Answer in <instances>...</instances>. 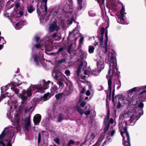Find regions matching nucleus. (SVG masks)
<instances>
[{"instance_id":"1","label":"nucleus","mask_w":146,"mask_h":146,"mask_svg":"<svg viewBox=\"0 0 146 146\" xmlns=\"http://www.w3.org/2000/svg\"><path fill=\"white\" fill-rule=\"evenodd\" d=\"M51 84V85L53 84V82L49 81L47 82L43 80L40 82V84L37 85H31L27 90L25 91L24 89L21 88L20 89L13 86L15 84L13 82H11L5 86L2 87L1 88V93H2L4 92L7 91L10 87L12 91L14 92L19 97H21L22 100H25L28 97L31 96L33 91L36 90L35 93L36 92L43 93L45 89H47L49 86V85Z\"/></svg>"},{"instance_id":"2","label":"nucleus","mask_w":146,"mask_h":146,"mask_svg":"<svg viewBox=\"0 0 146 146\" xmlns=\"http://www.w3.org/2000/svg\"><path fill=\"white\" fill-rule=\"evenodd\" d=\"M99 39L101 46L105 49L104 53L108 54V57L106 59V62H109L110 67L108 75L106 78L108 80V91L110 95L111 90V80L113 74L118 71L117 68L116 60L114 53L110 50V47L107 45L108 37H96Z\"/></svg>"},{"instance_id":"3","label":"nucleus","mask_w":146,"mask_h":146,"mask_svg":"<svg viewBox=\"0 0 146 146\" xmlns=\"http://www.w3.org/2000/svg\"><path fill=\"white\" fill-rule=\"evenodd\" d=\"M15 128L13 127H6L0 135V146H12L11 143L15 139Z\"/></svg>"},{"instance_id":"4","label":"nucleus","mask_w":146,"mask_h":146,"mask_svg":"<svg viewBox=\"0 0 146 146\" xmlns=\"http://www.w3.org/2000/svg\"><path fill=\"white\" fill-rule=\"evenodd\" d=\"M8 105L10 107V110H9L7 114V116L9 119H11L13 125H17V127L15 128V130L18 129L20 127L21 121V115L18 113L15 115H14V118H13V115L15 114L17 108V101H15L13 102L10 100L7 102Z\"/></svg>"},{"instance_id":"5","label":"nucleus","mask_w":146,"mask_h":146,"mask_svg":"<svg viewBox=\"0 0 146 146\" xmlns=\"http://www.w3.org/2000/svg\"><path fill=\"white\" fill-rule=\"evenodd\" d=\"M126 122L121 123L119 125V130L123 137V144L124 146H131L130 138L129 133L127 131Z\"/></svg>"},{"instance_id":"6","label":"nucleus","mask_w":146,"mask_h":146,"mask_svg":"<svg viewBox=\"0 0 146 146\" xmlns=\"http://www.w3.org/2000/svg\"><path fill=\"white\" fill-rule=\"evenodd\" d=\"M134 96H133L132 98H131L129 96H127L126 99L123 97H122L119 98L118 100V103L117 106V108H120L121 106V104H128L129 105L135 104V103L133 102H135L136 103L137 100L134 99Z\"/></svg>"},{"instance_id":"7","label":"nucleus","mask_w":146,"mask_h":146,"mask_svg":"<svg viewBox=\"0 0 146 146\" xmlns=\"http://www.w3.org/2000/svg\"><path fill=\"white\" fill-rule=\"evenodd\" d=\"M124 7L123 6L120 11V15L118 16L117 19V22L120 24H128L129 23L128 20H125V15L126 14L125 12Z\"/></svg>"},{"instance_id":"8","label":"nucleus","mask_w":146,"mask_h":146,"mask_svg":"<svg viewBox=\"0 0 146 146\" xmlns=\"http://www.w3.org/2000/svg\"><path fill=\"white\" fill-rule=\"evenodd\" d=\"M83 64V62H81L80 64L79 65V66L77 68V69L76 71L75 75L76 76L77 78H78L79 79H81L82 80H85V79L88 78L89 77V75L88 73V72H86V74H85L84 72V74L85 76L80 75V74L81 71V68Z\"/></svg>"},{"instance_id":"9","label":"nucleus","mask_w":146,"mask_h":146,"mask_svg":"<svg viewBox=\"0 0 146 146\" xmlns=\"http://www.w3.org/2000/svg\"><path fill=\"white\" fill-rule=\"evenodd\" d=\"M43 2L44 3V11H43V9L40 8L39 9H38L37 10V13L38 15L40 16V21H43L44 19V16L46 14V13L47 11V7L46 4V3L47 1V0H42Z\"/></svg>"},{"instance_id":"10","label":"nucleus","mask_w":146,"mask_h":146,"mask_svg":"<svg viewBox=\"0 0 146 146\" xmlns=\"http://www.w3.org/2000/svg\"><path fill=\"white\" fill-rule=\"evenodd\" d=\"M64 11L65 12L66 16L68 17H72L71 19V20L69 21V22L67 23V24L68 25H70L72 23V22L73 21V17H75L76 16V15L75 13L72 15L73 13L72 11V8L70 9H68L66 8H64L63 9Z\"/></svg>"},{"instance_id":"11","label":"nucleus","mask_w":146,"mask_h":146,"mask_svg":"<svg viewBox=\"0 0 146 146\" xmlns=\"http://www.w3.org/2000/svg\"><path fill=\"white\" fill-rule=\"evenodd\" d=\"M23 13L22 11H19V13L16 12H14L11 15V22L14 25V23H16L17 21L19 20V17L23 16Z\"/></svg>"},{"instance_id":"12","label":"nucleus","mask_w":146,"mask_h":146,"mask_svg":"<svg viewBox=\"0 0 146 146\" xmlns=\"http://www.w3.org/2000/svg\"><path fill=\"white\" fill-rule=\"evenodd\" d=\"M97 133L96 131L89 133L86 139L85 142H88L90 144H91L94 142V139Z\"/></svg>"},{"instance_id":"13","label":"nucleus","mask_w":146,"mask_h":146,"mask_svg":"<svg viewBox=\"0 0 146 146\" xmlns=\"http://www.w3.org/2000/svg\"><path fill=\"white\" fill-rule=\"evenodd\" d=\"M96 61L97 67L99 70L101 71L104 69V58L98 55L97 56Z\"/></svg>"},{"instance_id":"14","label":"nucleus","mask_w":146,"mask_h":146,"mask_svg":"<svg viewBox=\"0 0 146 146\" xmlns=\"http://www.w3.org/2000/svg\"><path fill=\"white\" fill-rule=\"evenodd\" d=\"M36 44L34 45V47L37 49H39L41 48L42 46H46V41H44V40L41 39L40 40V37H36Z\"/></svg>"},{"instance_id":"15","label":"nucleus","mask_w":146,"mask_h":146,"mask_svg":"<svg viewBox=\"0 0 146 146\" xmlns=\"http://www.w3.org/2000/svg\"><path fill=\"white\" fill-rule=\"evenodd\" d=\"M143 104L142 103H140L138 106L137 108H135L133 110V111H137L138 112L139 115V117H138L137 119H138L143 114Z\"/></svg>"},{"instance_id":"16","label":"nucleus","mask_w":146,"mask_h":146,"mask_svg":"<svg viewBox=\"0 0 146 146\" xmlns=\"http://www.w3.org/2000/svg\"><path fill=\"white\" fill-rule=\"evenodd\" d=\"M59 28L57 25V23L56 21H53L50 25L48 29L49 32H51L54 31L55 30L58 31Z\"/></svg>"},{"instance_id":"17","label":"nucleus","mask_w":146,"mask_h":146,"mask_svg":"<svg viewBox=\"0 0 146 146\" xmlns=\"http://www.w3.org/2000/svg\"><path fill=\"white\" fill-rule=\"evenodd\" d=\"M26 23V21L21 20L14 25V27L16 29L19 30L21 28L23 25H25Z\"/></svg>"},{"instance_id":"18","label":"nucleus","mask_w":146,"mask_h":146,"mask_svg":"<svg viewBox=\"0 0 146 146\" xmlns=\"http://www.w3.org/2000/svg\"><path fill=\"white\" fill-rule=\"evenodd\" d=\"M88 72L89 76L90 75H94V76H98L99 73L101 72L100 70H86L84 71V73L86 74V72Z\"/></svg>"},{"instance_id":"19","label":"nucleus","mask_w":146,"mask_h":146,"mask_svg":"<svg viewBox=\"0 0 146 146\" xmlns=\"http://www.w3.org/2000/svg\"><path fill=\"white\" fill-rule=\"evenodd\" d=\"M108 135L109 136L106 138V140L103 143L102 146H104L107 143H108L109 141L110 140V137L109 136L110 135H111V136H113L114 134L115 133V131L114 130H110V131H108Z\"/></svg>"},{"instance_id":"20","label":"nucleus","mask_w":146,"mask_h":146,"mask_svg":"<svg viewBox=\"0 0 146 146\" xmlns=\"http://www.w3.org/2000/svg\"><path fill=\"white\" fill-rule=\"evenodd\" d=\"M30 115H29L28 117L26 118L25 121V127L26 130L29 131L30 126Z\"/></svg>"},{"instance_id":"21","label":"nucleus","mask_w":146,"mask_h":146,"mask_svg":"<svg viewBox=\"0 0 146 146\" xmlns=\"http://www.w3.org/2000/svg\"><path fill=\"white\" fill-rule=\"evenodd\" d=\"M32 57L35 63L37 65L40 66L42 65V60H39L38 56L37 54H35Z\"/></svg>"},{"instance_id":"22","label":"nucleus","mask_w":146,"mask_h":146,"mask_svg":"<svg viewBox=\"0 0 146 146\" xmlns=\"http://www.w3.org/2000/svg\"><path fill=\"white\" fill-rule=\"evenodd\" d=\"M133 111L134 112V114L131 115L129 120V121L131 123L135 119H136V121H136L138 119H137L138 117H139V115L138 112H137V111Z\"/></svg>"},{"instance_id":"23","label":"nucleus","mask_w":146,"mask_h":146,"mask_svg":"<svg viewBox=\"0 0 146 146\" xmlns=\"http://www.w3.org/2000/svg\"><path fill=\"white\" fill-rule=\"evenodd\" d=\"M79 35V31L76 28H75L72 32H70L69 33V36H82L81 34H80V35Z\"/></svg>"},{"instance_id":"24","label":"nucleus","mask_w":146,"mask_h":146,"mask_svg":"<svg viewBox=\"0 0 146 146\" xmlns=\"http://www.w3.org/2000/svg\"><path fill=\"white\" fill-rule=\"evenodd\" d=\"M41 119V116L39 114L35 115L33 118V121L36 124H38L40 121Z\"/></svg>"},{"instance_id":"25","label":"nucleus","mask_w":146,"mask_h":146,"mask_svg":"<svg viewBox=\"0 0 146 146\" xmlns=\"http://www.w3.org/2000/svg\"><path fill=\"white\" fill-rule=\"evenodd\" d=\"M61 77L63 79V81L65 82V84L67 86L71 85V82L69 80L68 78L66 77L65 75L63 74L61 75Z\"/></svg>"},{"instance_id":"26","label":"nucleus","mask_w":146,"mask_h":146,"mask_svg":"<svg viewBox=\"0 0 146 146\" xmlns=\"http://www.w3.org/2000/svg\"><path fill=\"white\" fill-rule=\"evenodd\" d=\"M14 96V94L12 93L7 92L4 95H2L0 97V102L1 101L3 98H6L7 97V98H9L10 99H11V97H12Z\"/></svg>"},{"instance_id":"27","label":"nucleus","mask_w":146,"mask_h":146,"mask_svg":"<svg viewBox=\"0 0 146 146\" xmlns=\"http://www.w3.org/2000/svg\"><path fill=\"white\" fill-rule=\"evenodd\" d=\"M98 3L100 6L102 11H104L105 9L104 0H97Z\"/></svg>"},{"instance_id":"28","label":"nucleus","mask_w":146,"mask_h":146,"mask_svg":"<svg viewBox=\"0 0 146 146\" xmlns=\"http://www.w3.org/2000/svg\"><path fill=\"white\" fill-rule=\"evenodd\" d=\"M110 111L109 109H108L107 110V115L104 119V123L106 124V123L109 122V120L110 118Z\"/></svg>"},{"instance_id":"29","label":"nucleus","mask_w":146,"mask_h":146,"mask_svg":"<svg viewBox=\"0 0 146 146\" xmlns=\"http://www.w3.org/2000/svg\"><path fill=\"white\" fill-rule=\"evenodd\" d=\"M6 41L4 40L3 37H0V50L2 49L3 47V45L5 44Z\"/></svg>"},{"instance_id":"30","label":"nucleus","mask_w":146,"mask_h":146,"mask_svg":"<svg viewBox=\"0 0 146 146\" xmlns=\"http://www.w3.org/2000/svg\"><path fill=\"white\" fill-rule=\"evenodd\" d=\"M103 139H104V136H102L99 138L97 142L93 146H99L101 144V143Z\"/></svg>"},{"instance_id":"31","label":"nucleus","mask_w":146,"mask_h":146,"mask_svg":"<svg viewBox=\"0 0 146 146\" xmlns=\"http://www.w3.org/2000/svg\"><path fill=\"white\" fill-rule=\"evenodd\" d=\"M51 97L50 94L49 93H47L45 94L43 96L44 101L47 100Z\"/></svg>"},{"instance_id":"32","label":"nucleus","mask_w":146,"mask_h":146,"mask_svg":"<svg viewBox=\"0 0 146 146\" xmlns=\"http://www.w3.org/2000/svg\"><path fill=\"white\" fill-rule=\"evenodd\" d=\"M57 90V87L55 85H53L52 87L51 88L50 91L52 93V94H54V93L56 92Z\"/></svg>"},{"instance_id":"33","label":"nucleus","mask_w":146,"mask_h":146,"mask_svg":"<svg viewBox=\"0 0 146 146\" xmlns=\"http://www.w3.org/2000/svg\"><path fill=\"white\" fill-rule=\"evenodd\" d=\"M64 119L63 115L62 113H60L58 116V122H61Z\"/></svg>"},{"instance_id":"34","label":"nucleus","mask_w":146,"mask_h":146,"mask_svg":"<svg viewBox=\"0 0 146 146\" xmlns=\"http://www.w3.org/2000/svg\"><path fill=\"white\" fill-rule=\"evenodd\" d=\"M77 111L81 115H82L84 113V111L79 106H78L76 108Z\"/></svg>"},{"instance_id":"35","label":"nucleus","mask_w":146,"mask_h":146,"mask_svg":"<svg viewBox=\"0 0 146 146\" xmlns=\"http://www.w3.org/2000/svg\"><path fill=\"white\" fill-rule=\"evenodd\" d=\"M82 0H78V5H79L80 8H78V10H81L82 7Z\"/></svg>"},{"instance_id":"36","label":"nucleus","mask_w":146,"mask_h":146,"mask_svg":"<svg viewBox=\"0 0 146 146\" xmlns=\"http://www.w3.org/2000/svg\"><path fill=\"white\" fill-rule=\"evenodd\" d=\"M94 47L92 46H89V47L88 51L90 53H92L94 52Z\"/></svg>"},{"instance_id":"37","label":"nucleus","mask_w":146,"mask_h":146,"mask_svg":"<svg viewBox=\"0 0 146 146\" xmlns=\"http://www.w3.org/2000/svg\"><path fill=\"white\" fill-rule=\"evenodd\" d=\"M34 9L33 8V7L32 5H30L28 8H27V10L28 12L31 13L34 10Z\"/></svg>"},{"instance_id":"38","label":"nucleus","mask_w":146,"mask_h":146,"mask_svg":"<svg viewBox=\"0 0 146 146\" xmlns=\"http://www.w3.org/2000/svg\"><path fill=\"white\" fill-rule=\"evenodd\" d=\"M105 31V30L104 28L102 27V28H101L100 30V33L101 34V36H104Z\"/></svg>"},{"instance_id":"39","label":"nucleus","mask_w":146,"mask_h":146,"mask_svg":"<svg viewBox=\"0 0 146 146\" xmlns=\"http://www.w3.org/2000/svg\"><path fill=\"white\" fill-rule=\"evenodd\" d=\"M104 124L106 125L104 129V132H105L107 131L108 130L110 126V125L109 123H106V124Z\"/></svg>"},{"instance_id":"40","label":"nucleus","mask_w":146,"mask_h":146,"mask_svg":"<svg viewBox=\"0 0 146 146\" xmlns=\"http://www.w3.org/2000/svg\"><path fill=\"white\" fill-rule=\"evenodd\" d=\"M74 143V141L72 140H70L66 146H73Z\"/></svg>"},{"instance_id":"41","label":"nucleus","mask_w":146,"mask_h":146,"mask_svg":"<svg viewBox=\"0 0 146 146\" xmlns=\"http://www.w3.org/2000/svg\"><path fill=\"white\" fill-rule=\"evenodd\" d=\"M52 74V76L54 77L57 80L58 77V76L57 75L56 73L55 72V70L53 71Z\"/></svg>"},{"instance_id":"42","label":"nucleus","mask_w":146,"mask_h":146,"mask_svg":"<svg viewBox=\"0 0 146 146\" xmlns=\"http://www.w3.org/2000/svg\"><path fill=\"white\" fill-rule=\"evenodd\" d=\"M62 94L59 93L58 94L56 95L55 97L57 100H58L62 97Z\"/></svg>"},{"instance_id":"43","label":"nucleus","mask_w":146,"mask_h":146,"mask_svg":"<svg viewBox=\"0 0 146 146\" xmlns=\"http://www.w3.org/2000/svg\"><path fill=\"white\" fill-rule=\"evenodd\" d=\"M13 82L14 83V82ZM14 83L15 84L13 85V86L16 87L15 86H19V85L21 84L22 82L20 81H18L16 83L14 82Z\"/></svg>"},{"instance_id":"44","label":"nucleus","mask_w":146,"mask_h":146,"mask_svg":"<svg viewBox=\"0 0 146 146\" xmlns=\"http://www.w3.org/2000/svg\"><path fill=\"white\" fill-rule=\"evenodd\" d=\"M72 46V44L68 46V49H67V51H68V52L70 54H71V50Z\"/></svg>"},{"instance_id":"45","label":"nucleus","mask_w":146,"mask_h":146,"mask_svg":"<svg viewBox=\"0 0 146 146\" xmlns=\"http://www.w3.org/2000/svg\"><path fill=\"white\" fill-rule=\"evenodd\" d=\"M84 37H81L79 40V45L81 46L83 44Z\"/></svg>"},{"instance_id":"46","label":"nucleus","mask_w":146,"mask_h":146,"mask_svg":"<svg viewBox=\"0 0 146 146\" xmlns=\"http://www.w3.org/2000/svg\"><path fill=\"white\" fill-rule=\"evenodd\" d=\"M65 74L67 77L69 76L70 75V71L68 70H66L65 71Z\"/></svg>"},{"instance_id":"47","label":"nucleus","mask_w":146,"mask_h":146,"mask_svg":"<svg viewBox=\"0 0 146 146\" xmlns=\"http://www.w3.org/2000/svg\"><path fill=\"white\" fill-rule=\"evenodd\" d=\"M57 84L60 87H62L64 86V83L60 81H58Z\"/></svg>"},{"instance_id":"48","label":"nucleus","mask_w":146,"mask_h":146,"mask_svg":"<svg viewBox=\"0 0 146 146\" xmlns=\"http://www.w3.org/2000/svg\"><path fill=\"white\" fill-rule=\"evenodd\" d=\"M66 60L65 58H63L59 60L58 63H64L66 62Z\"/></svg>"},{"instance_id":"49","label":"nucleus","mask_w":146,"mask_h":146,"mask_svg":"<svg viewBox=\"0 0 146 146\" xmlns=\"http://www.w3.org/2000/svg\"><path fill=\"white\" fill-rule=\"evenodd\" d=\"M137 87H134V88L130 89L129 91V92L130 93H131V92H134L135 91L137 90Z\"/></svg>"},{"instance_id":"50","label":"nucleus","mask_w":146,"mask_h":146,"mask_svg":"<svg viewBox=\"0 0 146 146\" xmlns=\"http://www.w3.org/2000/svg\"><path fill=\"white\" fill-rule=\"evenodd\" d=\"M90 111L89 110H87L84 112V113L86 115H88L90 114Z\"/></svg>"},{"instance_id":"51","label":"nucleus","mask_w":146,"mask_h":146,"mask_svg":"<svg viewBox=\"0 0 146 146\" xmlns=\"http://www.w3.org/2000/svg\"><path fill=\"white\" fill-rule=\"evenodd\" d=\"M86 102L84 101H83L80 104V106L82 108L86 104Z\"/></svg>"},{"instance_id":"52","label":"nucleus","mask_w":146,"mask_h":146,"mask_svg":"<svg viewBox=\"0 0 146 146\" xmlns=\"http://www.w3.org/2000/svg\"><path fill=\"white\" fill-rule=\"evenodd\" d=\"M54 140L56 143L58 144L60 143V139L58 138L54 139Z\"/></svg>"},{"instance_id":"53","label":"nucleus","mask_w":146,"mask_h":146,"mask_svg":"<svg viewBox=\"0 0 146 146\" xmlns=\"http://www.w3.org/2000/svg\"><path fill=\"white\" fill-rule=\"evenodd\" d=\"M41 135L40 134V133H39L38 134V143H40V139H41Z\"/></svg>"},{"instance_id":"54","label":"nucleus","mask_w":146,"mask_h":146,"mask_svg":"<svg viewBox=\"0 0 146 146\" xmlns=\"http://www.w3.org/2000/svg\"><path fill=\"white\" fill-rule=\"evenodd\" d=\"M86 83L87 84V85H88L89 89H90L92 87V85L90 84V83L89 82L86 81Z\"/></svg>"},{"instance_id":"55","label":"nucleus","mask_w":146,"mask_h":146,"mask_svg":"<svg viewBox=\"0 0 146 146\" xmlns=\"http://www.w3.org/2000/svg\"><path fill=\"white\" fill-rule=\"evenodd\" d=\"M63 50H64V48H62V47L60 48H59V49H58V50L57 53H59L60 52H62Z\"/></svg>"},{"instance_id":"56","label":"nucleus","mask_w":146,"mask_h":146,"mask_svg":"<svg viewBox=\"0 0 146 146\" xmlns=\"http://www.w3.org/2000/svg\"><path fill=\"white\" fill-rule=\"evenodd\" d=\"M114 122V120L113 118H111L110 119L109 121V124L110 123H111V124H112Z\"/></svg>"},{"instance_id":"57","label":"nucleus","mask_w":146,"mask_h":146,"mask_svg":"<svg viewBox=\"0 0 146 146\" xmlns=\"http://www.w3.org/2000/svg\"><path fill=\"white\" fill-rule=\"evenodd\" d=\"M86 94L87 96H89L90 94V92L89 90H88L86 92Z\"/></svg>"},{"instance_id":"58","label":"nucleus","mask_w":146,"mask_h":146,"mask_svg":"<svg viewBox=\"0 0 146 146\" xmlns=\"http://www.w3.org/2000/svg\"><path fill=\"white\" fill-rule=\"evenodd\" d=\"M86 90L85 88H83L81 92V93H83L85 92Z\"/></svg>"},{"instance_id":"59","label":"nucleus","mask_w":146,"mask_h":146,"mask_svg":"<svg viewBox=\"0 0 146 146\" xmlns=\"http://www.w3.org/2000/svg\"><path fill=\"white\" fill-rule=\"evenodd\" d=\"M83 99L84 97L83 96H80L79 100V102H80L82 101V100Z\"/></svg>"},{"instance_id":"60","label":"nucleus","mask_w":146,"mask_h":146,"mask_svg":"<svg viewBox=\"0 0 146 146\" xmlns=\"http://www.w3.org/2000/svg\"><path fill=\"white\" fill-rule=\"evenodd\" d=\"M32 108V107H31L29 109V110H28L27 109H26L25 110V112H28L29 110H30Z\"/></svg>"},{"instance_id":"61","label":"nucleus","mask_w":146,"mask_h":146,"mask_svg":"<svg viewBox=\"0 0 146 146\" xmlns=\"http://www.w3.org/2000/svg\"><path fill=\"white\" fill-rule=\"evenodd\" d=\"M53 12H54L55 13H58V10H57L56 11H55L54 10H52V11H51V12L52 13H53Z\"/></svg>"},{"instance_id":"62","label":"nucleus","mask_w":146,"mask_h":146,"mask_svg":"<svg viewBox=\"0 0 146 146\" xmlns=\"http://www.w3.org/2000/svg\"><path fill=\"white\" fill-rule=\"evenodd\" d=\"M52 36H59L56 33H55Z\"/></svg>"},{"instance_id":"63","label":"nucleus","mask_w":146,"mask_h":146,"mask_svg":"<svg viewBox=\"0 0 146 146\" xmlns=\"http://www.w3.org/2000/svg\"><path fill=\"white\" fill-rule=\"evenodd\" d=\"M102 87L101 86H100L98 88V90H100L102 89Z\"/></svg>"},{"instance_id":"64","label":"nucleus","mask_w":146,"mask_h":146,"mask_svg":"<svg viewBox=\"0 0 146 146\" xmlns=\"http://www.w3.org/2000/svg\"><path fill=\"white\" fill-rule=\"evenodd\" d=\"M146 92V90H144L141 92V94H143V93H145Z\"/></svg>"}]
</instances>
